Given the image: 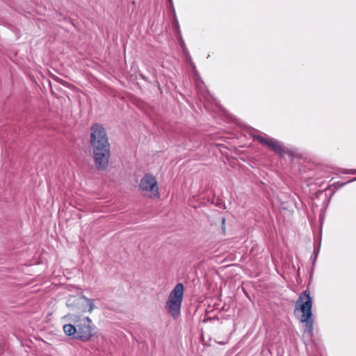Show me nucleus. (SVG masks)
I'll use <instances>...</instances> for the list:
<instances>
[{
    "label": "nucleus",
    "instance_id": "f257e3e1",
    "mask_svg": "<svg viewBox=\"0 0 356 356\" xmlns=\"http://www.w3.org/2000/svg\"><path fill=\"white\" fill-rule=\"evenodd\" d=\"M90 144L92 158L98 170H105L111 157V145L106 131L102 124L95 123L90 128Z\"/></svg>",
    "mask_w": 356,
    "mask_h": 356
},
{
    "label": "nucleus",
    "instance_id": "f03ea898",
    "mask_svg": "<svg viewBox=\"0 0 356 356\" xmlns=\"http://www.w3.org/2000/svg\"><path fill=\"white\" fill-rule=\"evenodd\" d=\"M312 298L310 291L307 289L302 291L296 301L295 310H300L302 312L300 321L305 323V334L309 338L314 335V318L312 317Z\"/></svg>",
    "mask_w": 356,
    "mask_h": 356
},
{
    "label": "nucleus",
    "instance_id": "7ed1b4c3",
    "mask_svg": "<svg viewBox=\"0 0 356 356\" xmlns=\"http://www.w3.org/2000/svg\"><path fill=\"white\" fill-rule=\"evenodd\" d=\"M184 287L182 283H177L170 293L165 308L175 320L181 315V306L184 298Z\"/></svg>",
    "mask_w": 356,
    "mask_h": 356
},
{
    "label": "nucleus",
    "instance_id": "20e7f679",
    "mask_svg": "<svg viewBox=\"0 0 356 356\" xmlns=\"http://www.w3.org/2000/svg\"><path fill=\"white\" fill-rule=\"evenodd\" d=\"M66 305L72 311L76 313L92 312L94 308L93 300L83 295L79 297H70L67 300Z\"/></svg>",
    "mask_w": 356,
    "mask_h": 356
},
{
    "label": "nucleus",
    "instance_id": "39448f33",
    "mask_svg": "<svg viewBox=\"0 0 356 356\" xmlns=\"http://www.w3.org/2000/svg\"><path fill=\"white\" fill-rule=\"evenodd\" d=\"M74 323H76L77 329V335L74 337V339L82 341H89L94 334L95 329L91 319L89 317H85L74 321Z\"/></svg>",
    "mask_w": 356,
    "mask_h": 356
},
{
    "label": "nucleus",
    "instance_id": "423d86ee",
    "mask_svg": "<svg viewBox=\"0 0 356 356\" xmlns=\"http://www.w3.org/2000/svg\"><path fill=\"white\" fill-rule=\"evenodd\" d=\"M139 190L142 191H149L152 193L150 197H159V188L157 186V181L152 174L146 173L141 178L139 184Z\"/></svg>",
    "mask_w": 356,
    "mask_h": 356
},
{
    "label": "nucleus",
    "instance_id": "0eeeda50",
    "mask_svg": "<svg viewBox=\"0 0 356 356\" xmlns=\"http://www.w3.org/2000/svg\"><path fill=\"white\" fill-rule=\"evenodd\" d=\"M254 139L259 141L261 144L269 147L275 154L282 156L285 153V150L282 145L279 141L272 138L264 137L261 136H254Z\"/></svg>",
    "mask_w": 356,
    "mask_h": 356
},
{
    "label": "nucleus",
    "instance_id": "6e6552de",
    "mask_svg": "<svg viewBox=\"0 0 356 356\" xmlns=\"http://www.w3.org/2000/svg\"><path fill=\"white\" fill-rule=\"evenodd\" d=\"M63 331L67 336L71 337L72 339H74V337L77 335L76 323H75V325H64Z\"/></svg>",
    "mask_w": 356,
    "mask_h": 356
},
{
    "label": "nucleus",
    "instance_id": "1a4fd4ad",
    "mask_svg": "<svg viewBox=\"0 0 356 356\" xmlns=\"http://www.w3.org/2000/svg\"><path fill=\"white\" fill-rule=\"evenodd\" d=\"M181 47H182L183 53L186 57V62L188 63H189L193 68L195 69V67L193 63L192 62V58L189 54L188 50L187 49L186 46H181Z\"/></svg>",
    "mask_w": 356,
    "mask_h": 356
},
{
    "label": "nucleus",
    "instance_id": "9d476101",
    "mask_svg": "<svg viewBox=\"0 0 356 356\" xmlns=\"http://www.w3.org/2000/svg\"><path fill=\"white\" fill-rule=\"evenodd\" d=\"M54 79L57 81L58 82H60L61 84H63V86H65L67 82L60 79L59 77H57V76H55L54 77Z\"/></svg>",
    "mask_w": 356,
    "mask_h": 356
},
{
    "label": "nucleus",
    "instance_id": "9b49d317",
    "mask_svg": "<svg viewBox=\"0 0 356 356\" xmlns=\"http://www.w3.org/2000/svg\"><path fill=\"white\" fill-rule=\"evenodd\" d=\"M319 249H316L314 250V262L316 261Z\"/></svg>",
    "mask_w": 356,
    "mask_h": 356
},
{
    "label": "nucleus",
    "instance_id": "f8f14e48",
    "mask_svg": "<svg viewBox=\"0 0 356 356\" xmlns=\"http://www.w3.org/2000/svg\"><path fill=\"white\" fill-rule=\"evenodd\" d=\"M70 316H73L71 314H67L65 317L67 318V317H70Z\"/></svg>",
    "mask_w": 356,
    "mask_h": 356
},
{
    "label": "nucleus",
    "instance_id": "ddd939ff",
    "mask_svg": "<svg viewBox=\"0 0 356 356\" xmlns=\"http://www.w3.org/2000/svg\"><path fill=\"white\" fill-rule=\"evenodd\" d=\"M180 42H181V44H184V41H183L181 39L180 40Z\"/></svg>",
    "mask_w": 356,
    "mask_h": 356
},
{
    "label": "nucleus",
    "instance_id": "4468645a",
    "mask_svg": "<svg viewBox=\"0 0 356 356\" xmlns=\"http://www.w3.org/2000/svg\"><path fill=\"white\" fill-rule=\"evenodd\" d=\"M225 218H223V219H222V224H224V223H225Z\"/></svg>",
    "mask_w": 356,
    "mask_h": 356
},
{
    "label": "nucleus",
    "instance_id": "2eb2a0df",
    "mask_svg": "<svg viewBox=\"0 0 356 356\" xmlns=\"http://www.w3.org/2000/svg\"><path fill=\"white\" fill-rule=\"evenodd\" d=\"M170 1H172V0H169Z\"/></svg>",
    "mask_w": 356,
    "mask_h": 356
}]
</instances>
